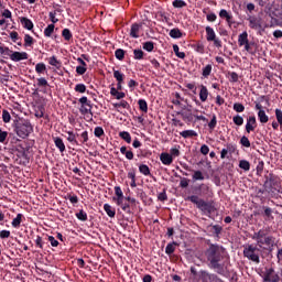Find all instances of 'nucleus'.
I'll use <instances>...</instances> for the list:
<instances>
[{"label":"nucleus","instance_id":"obj_63","mask_svg":"<svg viewBox=\"0 0 282 282\" xmlns=\"http://www.w3.org/2000/svg\"><path fill=\"white\" fill-rule=\"evenodd\" d=\"M170 155H172V158H180V149L177 148H172L170 150Z\"/></svg>","mask_w":282,"mask_h":282},{"label":"nucleus","instance_id":"obj_8","mask_svg":"<svg viewBox=\"0 0 282 282\" xmlns=\"http://www.w3.org/2000/svg\"><path fill=\"white\" fill-rule=\"evenodd\" d=\"M281 276L274 271V268L265 269L263 282H279Z\"/></svg>","mask_w":282,"mask_h":282},{"label":"nucleus","instance_id":"obj_7","mask_svg":"<svg viewBox=\"0 0 282 282\" xmlns=\"http://www.w3.org/2000/svg\"><path fill=\"white\" fill-rule=\"evenodd\" d=\"M205 32H206V39L207 41H213L215 47H221V41L219 39H217V34H215V30L210 26H206L205 28Z\"/></svg>","mask_w":282,"mask_h":282},{"label":"nucleus","instance_id":"obj_22","mask_svg":"<svg viewBox=\"0 0 282 282\" xmlns=\"http://www.w3.org/2000/svg\"><path fill=\"white\" fill-rule=\"evenodd\" d=\"M212 73H213V64H207L203 68L202 76H203V78H208V76H210Z\"/></svg>","mask_w":282,"mask_h":282},{"label":"nucleus","instance_id":"obj_13","mask_svg":"<svg viewBox=\"0 0 282 282\" xmlns=\"http://www.w3.org/2000/svg\"><path fill=\"white\" fill-rule=\"evenodd\" d=\"M160 160L165 166H171L173 164V156L166 152L161 153Z\"/></svg>","mask_w":282,"mask_h":282},{"label":"nucleus","instance_id":"obj_48","mask_svg":"<svg viewBox=\"0 0 282 282\" xmlns=\"http://www.w3.org/2000/svg\"><path fill=\"white\" fill-rule=\"evenodd\" d=\"M234 120V123L237 126V127H241V124H243V117L237 115L232 118Z\"/></svg>","mask_w":282,"mask_h":282},{"label":"nucleus","instance_id":"obj_40","mask_svg":"<svg viewBox=\"0 0 282 282\" xmlns=\"http://www.w3.org/2000/svg\"><path fill=\"white\" fill-rule=\"evenodd\" d=\"M62 36L65 39V41H72V31H69V29H64L62 31Z\"/></svg>","mask_w":282,"mask_h":282},{"label":"nucleus","instance_id":"obj_51","mask_svg":"<svg viewBox=\"0 0 282 282\" xmlns=\"http://www.w3.org/2000/svg\"><path fill=\"white\" fill-rule=\"evenodd\" d=\"M175 246H176L175 242L169 243V245L166 246V248H165V252H166L167 254H173V252H175Z\"/></svg>","mask_w":282,"mask_h":282},{"label":"nucleus","instance_id":"obj_10","mask_svg":"<svg viewBox=\"0 0 282 282\" xmlns=\"http://www.w3.org/2000/svg\"><path fill=\"white\" fill-rule=\"evenodd\" d=\"M10 58L14 62V63H19V61H28V53L26 52H12L10 53Z\"/></svg>","mask_w":282,"mask_h":282},{"label":"nucleus","instance_id":"obj_35","mask_svg":"<svg viewBox=\"0 0 282 282\" xmlns=\"http://www.w3.org/2000/svg\"><path fill=\"white\" fill-rule=\"evenodd\" d=\"M43 116H45V107L39 106L35 109V118H43Z\"/></svg>","mask_w":282,"mask_h":282},{"label":"nucleus","instance_id":"obj_37","mask_svg":"<svg viewBox=\"0 0 282 282\" xmlns=\"http://www.w3.org/2000/svg\"><path fill=\"white\" fill-rule=\"evenodd\" d=\"M54 24H48L47 28L44 30V36H52V34H54Z\"/></svg>","mask_w":282,"mask_h":282},{"label":"nucleus","instance_id":"obj_3","mask_svg":"<svg viewBox=\"0 0 282 282\" xmlns=\"http://www.w3.org/2000/svg\"><path fill=\"white\" fill-rule=\"evenodd\" d=\"M251 239L257 241V246H259V248H263V246H274V237L268 236L263 229L254 232Z\"/></svg>","mask_w":282,"mask_h":282},{"label":"nucleus","instance_id":"obj_28","mask_svg":"<svg viewBox=\"0 0 282 282\" xmlns=\"http://www.w3.org/2000/svg\"><path fill=\"white\" fill-rule=\"evenodd\" d=\"M173 52L177 56V58H186V53L180 52V46H177V44L173 45Z\"/></svg>","mask_w":282,"mask_h":282},{"label":"nucleus","instance_id":"obj_41","mask_svg":"<svg viewBox=\"0 0 282 282\" xmlns=\"http://www.w3.org/2000/svg\"><path fill=\"white\" fill-rule=\"evenodd\" d=\"M193 180L194 182H199L204 180V174L202 173V171H194Z\"/></svg>","mask_w":282,"mask_h":282},{"label":"nucleus","instance_id":"obj_31","mask_svg":"<svg viewBox=\"0 0 282 282\" xmlns=\"http://www.w3.org/2000/svg\"><path fill=\"white\" fill-rule=\"evenodd\" d=\"M67 140L72 143V144H76L78 147V140H76V134L74 133V131H67Z\"/></svg>","mask_w":282,"mask_h":282},{"label":"nucleus","instance_id":"obj_60","mask_svg":"<svg viewBox=\"0 0 282 282\" xmlns=\"http://www.w3.org/2000/svg\"><path fill=\"white\" fill-rule=\"evenodd\" d=\"M265 166V164L263 163V161H259L256 171H257V175H261V173H263V167Z\"/></svg>","mask_w":282,"mask_h":282},{"label":"nucleus","instance_id":"obj_20","mask_svg":"<svg viewBox=\"0 0 282 282\" xmlns=\"http://www.w3.org/2000/svg\"><path fill=\"white\" fill-rule=\"evenodd\" d=\"M104 210L108 215V217H116V209L111 207L109 204L104 205Z\"/></svg>","mask_w":282,"mask_h":282},{"label":"nucleus","instance_id":"obj_39","mask_svg":"<svg viewBox=\"0 0 282 282\" xmlns=\"http://www.w3.org/2000/svg\"><path fill=\"white\" fill-rule=\"evenodd\" d=\"M79 142L82 144L89 142V132H87V131L82 132Z\"/></svg>","mask_w":282,"mask_h":282},{"label":"nucleus","instance_id":"obj_61","mask_svg":"<svg viewBox=\"0 0 282 282\" xmlns=\"http://www.w3.org/2000/svg\"><path fill=\"white\" fill-rule=\"evenodd\" d=\"M189 182L191 181L188 178H186V177L181 178V182H180L181 188H188V183Z\"/></svg>","mask_w":282,"mask_h":282},{"label":"nucleus","instance_id":"obj_58","mask_svg":"<svg viewBox=\"0 0 282 282\" xmlns=\"http://www.w3.org/2000/svg\"><path fill=\"white\" fill-rule=\"evenodd\" d=\"M48 63H50L53 67H58V65H61V62L56 58V56L50 57Z\"/></svg>","mask_w":282,"mask_h":282},{"label":"nucleus","instance_id":"obj_52","mask_svg":"<svg viewBox=\"0 0 282 282\" xmlns=\"http://www.w3.org/2000/svg\"><path fill=\"white\" fill-rule=\"evenodd\" d=\"M45 69H47V67L43 63H39L35 66V72L37 74H43V72H45Z\"/></svg>","mask_w":282,"mask_h":282},{"label":"nucleus","instance_id":"obj_56","mask_svg":"<svg viewBox=\"0 0 282 282\" xmlns=\"http://www.w3.org/2000/svg\"><path fill=\"white\" fill-rule=\"evenodd\" d=\"M48 17L50 21L52 22V25H54V23H58V18H56V11L50 12Z\"/></svg>","mask_w":282,"mask_h":282},{"label":"nucleus","instance_id":"obj_54","mask_svg":"<svg viewBox=\"0 0 282 282\" xmlns=\"http://www.w3.org/2000/svg\"><path fill=\"white\" fill-rule=\"evenodd\" d=\"M47 79L45 77L37 78V87H48Z\"/></svg>","mask_w":282,"mask_h":282},{"label":"nucleus","instance_id":"obj_25","mask_svg":"<svg viewBox=\"0 0 282 282\" xmlns=\"http://www.w3.org/2000/svg\"><path fill=\"white\" fill-rule=\"evenodd\" d=\"M180 135H182V138H195L197 137V132L194 130H184L180 133Z\"/></svg>","mask_w":282,"mask_h":282},{"label":"nucleus","instance_id":"obj_23","mask_svg":"<svg viewBox=\"0 0 282 282\" xmlns=\"http://www.w3.org/2000/svg\"><path fill=\"white\" fill-rule=\"evenodd\" d=\"M140 111H143V113H148L149 111V104H147V100L140 99L138 101Z\"/></svg>","mask_w":282,"mask_h":282},{"label":"nucleus","instance_id":"obj_44","mask_svg":"<svg viewBox=\"0 0 282 282\" xmlns=\"http://www.w3.org/2000/svg\"><path fill=\"white\" fill-rule=\"evenodd\" d=\"M154 48L155 45L153 44V42L143 43V50H145V52H153Z\"/></svg>","mask_w":282,"mask_h":282},{"label":"nucleus","instance_id":"obj_62","mask_svg":"<svg viewBox=\"0 0 282 282\" xmlns=\"http://www.w3.org/2000/svg\"><path fill=\"white\" fill-rule=\"evenodd\" d=\"M115 195L117 196V198L124 197V194L122 193V188H120V186L115 187Z\"/></svg>","mask_w":282,"mask_h":282},{"label":"nucleus","instance_id":"obj_18","mask_svg":"<svg viewBox=\"0 0 282 282\" xmlns=\"http://www.w3.org/2000/svg\"><path fill=\"white\" fill-rule=\"evenodd\" d=\"M219 17H220V19H226V21L229 25H232V15L230 13H228L227 10H225V9L220 10Z\"/></svg>","mask_w":282,"mask_h":282},{"label":"nucleus","instance_id":"obj_53","mask_svg":"<svg viewBox=\"0 0 282 282\" xmlns=\"http://www.w3.org/2000/svg\"><path fill=\"white\" fill-rule=\"evenodd\" d=\"M228 75L230 76L229 78L230 83H239V74L231 72V73H228Z\"/></svg>","mask_w":282,"mask_h":282},{"label":"nucleus","instance_id":"obj_17","mask_svg":"<svg viewBox=\"0 0 282 282\" xmlns=\"http://www.w3.org/2000/svg\"><path fill=\"white\" fill-rule=\"evenodd\" d=\"M199 99L200 102H206L208 100V88L204 85H200Z\"/></svg>","mask_w":282,"mask_h":282},{"label":"nucleus","instance_id":"obj_38","mask_svg":"<svg viewBox=\"0 0 282 282\" xmlns=\"http://www.w3.org/2000/svg\"><path fill=\"white\" fill-rule=\"evenodd\" d=\"M239 167L242 169V171H250V162L247 160H241L239 162Z\"/></svg>","mask_w":282,"mask_h":282},{"label":"nucleus","instance_id":"obj_32","mask_svg":"<svg viewBox=\"0 0 282 282\" xmlns=\"http://www.w3.org/2000/svg\"><path fill=\"white\" fill-rule=\"evenodd\" d=\"M171 39H182V31L180 29H172L170 31Z\"/></svg>","mask_w":282,"mask_h":282},{"label":"nucleus","instance_id":"obj_21","mask_svg":"<svg viewBox=\"0 0 282 282\" xmlns=\"http://www.w3.org/2000/svg\"><path fill=\"white\" fill-rule=\"evenodd\" d=\"M21 221H23V214H18L17 217L12 220L11 226L13 228H20Z\"/></svg>","mask_w":282,"mask_h":282},{"label":"nucleus","instance_id":"obj_24","mask_svg":"<svg viewBox=\"0 0 282 282\" xmlns=\"http://www.w3.org/2000/svg\"><path fill=\"white\" fill-rule=\"evenodd\" d=\"M258 118L262 124H265L270 120L268 115H265V110H260L258 112Z\"/></svg>","mask_w":282,"mask_h":282},{"label":"nucleus","instance_id":"obj_45","mask_svg":"<svg viewBox=\"0 0 282 282\" xmlns=\"http://www.w3.org/2000/svg\"><path fill=\"white\" fill-rule=\"evenodd\" d=\"M133 54L137 61H142V58H144V52L142 50H134Z\"/></svg>","mask_w":282,"mask_h":282},{"label":"nucleus","instance_id":"obj_36","mask_svg":"<svg viewBox=\"0 0 282 282\" xmlns=\"http://www.w3.org/2000/svg\"><path fill=\"white\" fill-rule=\"evenodd\" d=\"M234 110H236L237 113H243V111H246V106H243V104L236 102L234 104Z\"/></svg>","mask_w":282,"mask_h":282},{"label":"nucleus","instance_id":"obj_30","mask_svg":"<svg viewBox=\"0 0 282 282\" xmlns=\"http://www.w3.org/2000/svg\"><path fill=\"white\" fill-rule=\"evenodd\" d=\"M139 172L142 173V175H145V176L151 175V170L149 169V165H147V164H141L139 166Z\"/></svg>","mask_w":282,"mask_h":282},{"label":"nucleus","instance_id":"obj_64","mask_svg":"<svg viewBox=\"0 0 282 282\" xmlns=\"http://www.w3.org/2000/svg\"><path fill=\"white\" fill-rule=\"evenodd\" d=\"M274 17H276L278 19L282 20V0H281V4H280V9L275 10L273 12Z\"/></svg>","mask_w":282,"mask_h":282},{"label":"nucleus","instance_id":"obj_33","mask_svg":"<svg viewBox=\"0 0 282 282\" xmlns=\"http://www.w3.org/2000/svg\"><path fill=\"white\" fill-rule=\"evenodd\" d=\"M113 78H116L117 83H124V74L120 73V70H113Z\"/></svg>","mask_w":282,"mask_h":282},{"label":"nucleus","instance_id":"obj_43","mask_svg":"<svg viewBox=\"0 0 282 282\" xmlns=\"http://www.w3.org/2000/svg\"><path fill=\"white\" fill-rule=\"evenodd\" d=\"M172 6L173 8H186V2L184 0H174Z\"/></svg>","mask_w":282,"mask_h":282},{"label":"nucleus","instance_id":"obj_1","mask_svg":"<svg viewBox=\"0 0 282 282\" xmlns=\"http://www.w3.org/2000/svg\"><path fill=\"white\" fill-rule=\"evenodd\" d=\"M224 254H226V249L219 245L210 243L208 249L205 251V257L209 262V268L214 270H221V261H224Z\"/></svg>","mask_w":282,"mask_h":282},{"label":"nucleus","instance_id":"obj_26","mask_svg":"<svg viewBox=\"0 0 282 282\" xmlns=\"http://www.w3.org/2000/svg\"><path fill=\"white\" fill-rule=\"evenodd\" d=\"M263 210H264V217H267L265 220L272 221V219H274V216H272V208L264 206Z\"/></svg>","mask_w":282,"mask_h":282},{"label":"nucleus","instance_id":"obj_57","mask_svg":"<svg viewBox=\"0 0 282 282\" xmlns=\"http://www.w3.org/2000/svg\"><path fill=\"white\" fill-rule=\"evenodd\" d=\"M275 118L278 120V124L282 127V110L281 109H275Z\"/></svg>","mask_w":282,"mask_h":282},{"label":"nucleus","instance_id":"obj_12","mask_svg":"<svg viewBox=\"0 0 282 282\" xmlns=\"http://www.w3.org/2000/svg\"><path fill=\"white\" fill-rule=\"evenodd\" d=\"M142 29V24L134 23L131 25L130 36L132 39H140V30Z\"/></svg>","mask_w":282,"mask_h":282},{"label":"nucleus","instance_id":"obj_46","mask_svg":"<svg viewBox=\"0 0 282 282\" xmlns=\"http://www.w3.org/2000/svg\"><path fill=\"white\" fill-rule=\"evenodd\" d=\"M76 217L79 219V221H87V213H85L83 209L76 214Z\"/></svg>","mask_w":282,"mask_h":282},{"label":"nucleus","instance_id":"obj_50","mask_svg":"<svg viewBox=\"0 0 282 282\" xmlns=\"http://www.w3.org/2000/svg\"><path fill=\"white\" fill-rule=\"evenodd\" d=\"M240 144L242 147H246V149H250V140L248 139V137L243 135L241 139H240Z\"/></svg>","mask_w":282,"mask_h":282},{"label":"nucleus","instance_id":"obj_5","mask_svg":"<svg viewBox=\"0 0 282 282\" xmlns=\"http://www.w3.org/2000/svg\"><path fill=\"white\" fill-rule=\"evenodd\" d=\"M186 202H192V204H195L199 210H203V213H213V205L204 199H200L199 196H187Z\"/></svg>","mask_w":282,"mask_h":282},{"label":"nucleus","instance_id":"obj_6","mask_svg":"<svg viewBox=\"0 0 282 282\" xmlns=\"http://www.w3.org/2000/svg\"><path fill=\"white\" fill-rule=\"evenodd\" d=\"M238 45L239 47H245V51L249 54H252V46L254 45V43L248 40V32L245 31L238 35Z\"/></svg>","mask_w":282,"mask_h":282},{"label":"nucleus","instance_id":"obj_9","mask_svg":"<svg viewBox=\"0 0 282 282\" xmlns=\"http://www.w3.org/2000/svg\"><path fill=\"white\" fill-rule=\"evenodd\" d=\"M79 102L82 105L79 111L80 113H83V116H87V113H91V109H94V107L91 106V101L87 99V97L79 98Z\"/></svg>","mask_w":282,"mask_h":282},{"label":"nucleus","instance_id":"obj_34","mask_svg":"<svg viewBox=\"0 0 282 282\" xmlns=\"http://www.w3.org/2000/svg\"><path fill=\"white\" fill-rule=\"evenodd\" d=\"M112 107L115 109H120V107H122V109H129V102L127 100H121L119 104H112Z\"/></svg>","mask_w":282,"mask_h":282},{"label":"nucleus","instance_id":"obj_11","mask_svg":"<svg viewBox=\"0 0 282 282\" xmlns=\"http://www.w3.org/2000/svg\"><path fill=\"white\" fill-rule=\"evenodd\" d=\"M257 129V117L251 116L247 119V124H246V131L247 133H252Z\"/></svg>","mask_w":282,"mask_h":282},{"label":"nucleus","instance_id":"obj_14","mask_svg":"<svg viewBox=\"0 0 282 282\" xmlns=\"http://www.w3.org/2000/svg\"><path fill=\"white\" fill-rule=\"evenodd\" d=\"M53 141L56 149H58L61 153H65V142H63V139H61V137H54Z\"/></svg>","mask_w":282,"mask_h":282},{"label":"nucleus","instance_id":"obj_59","mask_svg":"<svg viewBox=\"0 0 282 282\" xmlns=\"http://www.w3.org/2000/svg\"><path fill=\"white\" fill-rule=\"evenodd\" d=\"M209 129L213 131L217 127V117L214 115L212 120L208 122Z\"/></svg>","mask_w":282,"mask_h":282},{"label":"nucleus","instance_id":"obj_49","mask_svg":"<svg viewBox=\"0 0 282 282\" xmlns=\"http://www.w3.org/2000/svg\"><path fill=\"white\" fill-rule=\"evenodd\" d=\"M2 120L6 123H8V122H10V120H12V117L10 116V112L8 110H2Z\"/></svg>","mask_w":282,"mask_h":282},{"label":"nucleus","instance_id":"obj_2","mask_svg":"<svg viewBox=\"0 0 282 282\" xmlns=\"http://www.w3.org/2000/svg\"><path fill=\"white\" fill-rule=\"evenodd\" d=\"M14 131L19 138L25 140V138H28L30 133L34 131V128L32 127L30 120L22 119L14 123Z\"/></svg>","mask_w":282,"mask_h":282},{"label":"nucleus","instance_id":"obj_19","mask_svg":"<svg viewBox=\"0 0 282 282\" xmlns=\"http://www.w3.org/2000/svg\"><path fill=\"white\" fill-rule=\"evenodd\" d=\"M12 54V51L8 46L0 45V57L8 58ZM0 63H3V59L0 58Z\"/></svg>","mask_w":282,"mask_h":282},{"label":"nucleus","instance_id":"obj_16","mask_svg":"<svg viewBox=\"0 0 282 282\" xmlns=\"http://www.w3.org/2000/svg\"><path fill=\"white\" fill-rule=\"evenodd\" d=\"M20 23L25 28V30H34V23L28 18H21Z\"/></svg>","mask_w":282,"mask_h":282},{"label":"nucleus","instance_id":"obj_29","mask_svg":"<svg viewBox=\"0 0 282 282\" xmlns=\"http://www.w3.org/2000/svg\"><path fill=\"white\" fill-rule=\"evenodd\" d=\"M121 140H124L128 144H131V134L128 131H122L119 133Z\"/></svg>","mask_w":282,"mask_h":282},{"label":"nucleus","instance_id":"obj_15","mask_svg":"<svg viewBox=\"0 0 282 282\" xmlns=\"http://www.w3.org/2000/svg\"><path fill=\"white\" fill-rule=\"evenodd\" d=\"M248 21L249 28H251V30H259V28H261V23L259 22V19H257L256 17H249Z\"/></svg>","mask_w":282,"mask_h":282},{"label":"nucleus","instance_id":"obj_4","mask_svg":"<svg viewBox=\"0 0 282 282\" xmlns=\"http://www.w3.org/2000/svg\"><path fill=\"white\" fill-rule=\"evenodd\" d=\"M259 252H261V249L258 248L257 246L246 245L243 247L242 254L246 259H248L249 261H252L253 263H261Z\"/></svg>","mask_w":282,"mask_h":282},{"label":"nucleus","instance_id":"obj_42","mask_svg":"<svg viewBox=\"0 0 282 282\" xmlns=\"http://www.w3.org/2000/svg\"><path fill=\"white\" fill-rule=\"evenodd\" d=\"M75 91H77V94H85V91H87V86H85V84H77L75 86Z\"/></svg>","mask_w":282,"mask_h":282},{"label":"nucleus","instance_id":"obj_27","mask_svg":"<svg viewBox=\"0 0 282 282\" xmlns=\"http://www.w3.org/2000/svg\"><path fill=\"white\" fill-rule=\"evenodd\" d=\"M34 45V37H32L30 34L24 35V47H32Z\"/></svg>","mask_w":282,"mask_h":282},{"label":"nucleus","instance_id":"obj_47","mask_svg":"<svg viewBox=\"0 0 282 282\" xmlns=\"http://www.w3.org/2000/svg\"><path fill=\"white\" fill-rule=\"evenodd\" d=\"M115 56H116V58H118V61H123L124 59V50L118 48L115 52Z\"/></svg>","mask_w":282,"mask_h":282},{"label":"nucleus","instance_id":"obj_55","mask_svg":"<svg viewBox=\"0 0 282 282\" xmlns=\"http://www.w3.org/2000/svg\"><path fill=\"white\" fill-rule=\"evenodd\" d=\"M102 135H105V130L102 129V127H96L95 128V137L102 138Z\"/></svg>","mask_w":282,"mask_h":282}]
</instances>
